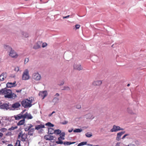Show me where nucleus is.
Wrapping results in <instances>:
<instances>
[{
	"label": "nucleus",
	"mask_w": 146,
	"mask_h": 146,
	"mask_svg": "<svg viewBox=\"0 0 146 146\" xmlns=\"http://www.w3.org/2000/svg\"><path fill=\"white\" fill-rule=\"evenodd\" d=\"M0 94L4 95L5 98L14 100L17 97V95L13 93L10 89L6 88L1 89L0 90Z\"/></svg>",
	"instance_id": "obj_1"
},
{
	"label": "nucleus",
	"mask_w": 146,
	"mask_h": 146,
	"mask_svg": "<svg viewBox=\"0 0 146 146\" xmlns=\"http://www.w3.org/2000/svg\"><path fill=\"white\" fill-rule=\"evenodd\" d=\"M33 101V98H29V99H25L21 102L22 106L25 108H30L32 106V103Z\"/></svg>",
	"instance_id": "obj_2"
},
{
	"label": "nucleus",
	"mask_w": 146,
	"mask_h": 146,
	"mask_svg": "<svg viewBox=\"0 0 146 146\" xmlns=\"http://www.w3.org/2000/svg\"><path fill=\"white\" fill-rule=\"evenodd\" d=\"M27 135L25 133H23L22 131H21L18 134V139H19L21 141L23 142L27 140Z\"/></svg>",
	"instance_id": "obj_3"
},
{
	"label": "nucleus",
	"mask_w": 146,
	"mask_h": 146,
	"mask_svg": "<svg viewBox=\"0 0 146 146\" xmlns=\"http://www.w3.org/2000/svg\"><path fill=\"white\" fill-rule=\"evenodd\" d=\"M29 71L28 69L24 70L23 73L22 79L23 80H27L30 78V76L29 74Z\"/></svg>",
	"instance_id": "obj_4"
},
{
	"label": "nucleus",
	"mask_w": 146,
	"mask_h": 146,
	"mask_svg": "<svg viewBox=\"0 0 146 146\" xmlns=\"http://www.w3.org/2000/svg\"><path fill=\"white\" fill-rule=\"evenodd\" d=\"M32 78L36 81H39L41 79L40 75L38 72L34 73L32 75Z\"/></svg>",
	"instance_id": "obj_5"
},
{
	"label": "nucleus",
	"mask_w": 146,
	"mask_h": 146,
	"mask_svg": "<svg viewBox=\"0 0 146 146\" xmlns=\"http://www.w3.org/2000/svg\"><path fill=\"white\" fill-rule=\"evenodd\" d=\"M9 48L11 49V50L9 53V56L12 58H17L18 56V55L17 53L14 50H13L11 48L9 47Z\"/></svg>",
	"instance_id": "obj_6"
},
{
	"label": "nucleus",
	"mask_w": 146,
	"mask_h": 146,
	"mask_svg": "<svg viewBox=\"0 0 146 146\" xmlns=\"http://www.w3.org/2000/svg\"><path fill=\"white\" fill-rule=\"evenodd\" d=\"M123 130L124 129L121 128L119 126H116L114 125L113 128L110 130V131L111 132H117L120 130Z\"/></svg>",
	"instance_id": "obj_7"
},
{
	"label": "nucleus",
	"mask_w": 146,
	"mask_h": 146,
	"mask_svg": "<svg viewBox=\"0 0 146 146\" xmlns=\"http://www.w3.org/2000/svg\"><path fill=\"white\" fill-rule=\"evenodd\" d=\"M7 77L6 72H3L0 75V81H3L6 79Z\"/></svg>",
	"instance_id": "obj_8"
},
{
	"label": "nucleus",
	"mask_w": 146,
	"mask_h": 146,
	"mask_svg": "<svg viewBox=\"0 0 146 146\" xmlns=\"http://www.w3.org/2000/svg\"><path fill=\"white\" fill-rule=\"evenodd\" d=\"M127 111L128 113L134 115L137 114V112L135 110H133L132 108L129 107L127 108Z\"/></svg>",
	"instance_id": "obj_9"
},
{
	"label": "nucleus",
	"mask_w": 146,
	"mask_h": 146,
	"mask_svg": "<svg viewBox=\"0 0 146 146\" xmlns=\"http://www.w3.org/2000/svg\"><path fill=\"white\" fill-rule=\"evenodd\" d=\"M33 118V117L31 115L27 112L25 114H23V119H25L27 118V119H31Z\"/></svg>",
	"instance_id": "obj_10"
},
{
	"label": "nucleus",
	"mask_w": 146,
	"mask_h": 146,
	"mask_svg": "<svg viewBox=\"0 0 146 146\" xmlns=\"http://www.w3.org/2000/svg\"><path fill=\"white\" fill-rule=\"evenodd\" d=\"M23 112H21L20 114L15 115L14 117L15 119L16 120H18L22 118L23 119Z\"/></svg>",
	"instance_id": "obj_11"
},
{
	"label": "nucleus",
	"mask_w": 146,
	"mask_h": 146,
	"mask_svg": "<svg viewBox=\"0 0 146 146\" xmlns=\"http://www.w3.org/2000/svg\"><path fill=\"white\" fill-rule=\"evenodd\" d=\"M16 81H14L13 83L11 82H8L6 84V86L7 88H9L15 87L17 86V84H16Z\"/></svg>",
	"instance_id": "obj_12"
},
{
	"label": "nucleus",
	"mask_w": 146,
	"mask_h": 146,
	"mask_svg": "<svg viewBox=\"0 0 146 146\" xmlns=\"http://www.w3.org/2000/svg\"><path fill=\"white\" fill-rule=\"evenodd\" d=\"M47 92L46 91L40 92L39 93V96L43 97L42 99H43L47 96Z\"/></svg>",
	"instance_id": "obj_13"
},
{
	"label": "nucleus",
	"mask_w": 146,
	"mask_h": 146,
	"mask_svg": "<svg viewBox=\"0 0 146 146\" xmlns=\"http://www.w3.org/2000/svg\"><path fill=\"white\" fill-rule=\"evenodd\" d=\"M125 131H121L119 132L117 134V137L116 138V139L117 141H119L121 139V136L125 133Z\"/></svg>",
	"instance_id": "obj_14"
},
{
	"label": "nucleus",
	"mask_w": 146,
	"mask_h": 146,
	"mask_svg": "<svg viewBox=\"0 0 146 146\" xmlns=\"http://www.w3.org/2000/svg\"><path fill=\"white\" fill-rule=\"evenodd\" d=\"M44 138L46 140H52L54 139V137L51 135L48 134L46 135L44 137Z\"/></svg>",
	"instance_id": "obj_15"
},
{
	"label": "nucleus",
	"mask_w": 146,
	"mask_h": 146,
	"mask_svg": "<svg viewBox=\"0 0 146 146\" xmlns=\"http://www.w3.org/2000/svg\"><path fill=\"white\" fill-rule=\"evenodd\" d=\"M21 106V104L19 102H17L13 104L11 107L14 109L18 108Z\"/></svg>",
	"instance_id": "obj_16"
},
{
	"label": "nucleus",
	"mask_w": 146,
	"mask_h": 146,
	"mask_svg": "<svg viewBox=\"0 0 146 146\" xmlns=\"http://www.w3.org/2000/svg\"><path fill=\"white\" fill-rule=\"evenodd\" d=\"M74 68L78 70H80L82 69V67L80 64H75L74 66Z\"/></svg>",
	"instance_id": "obj_17"
},
{
	"label": "nucleus",
	"mask_w": 146,
	"mask_h": 146,
	"mask_svg": "<svg viewBox=\"0 0 146 146\" xmlns=\"http://www.w3.org/2000/svg\"><path fill=\"white\" fill-rule=\"evenodd\" d=\"M102 83V80H97L94 81L92 83V85L94 86H100Z\"/></svg>",
	"instance_id": "obj_18"
},
{
	"label": "nucleus",
	"mask_w": 146,
	"mask_h": 146,
	"mask_svg": "<svg viewBox=\"0 0 146 146\" xmlns=\"http://www.w3.org/2000/svg\"><path fill=\"white\" fill-rule=\"evenodd\" d=\"M0 107L1 108L3 109H6L7 110L9 108V106L7 104H4L0 106Z\"/></svg>",
	"instance_id": "obj_19"
},
{
	"label": "nucleus",
	"mask_w": 146,
	"mask_h": 146,
	"mask_svg": "<svg viewBox=\"0 0 146 146\" xmlns=\"http://www.w3.org/2000/svg\"><path fill=\"white\" fill-rule=\"evenodd\" d=\"M45 127L44 125L43 124H40L36 126L35 127V129L37 130H38L40 129L44 128Z\"/></svg>",
	"instance_id": "obj_20"
},
{
	"label": "nucleus",
	"mask_w": 146,
	"mask_h": 146,
	"mask_svg": "<svg viewBox=\"0 0 146 146\" xmlns=\"http://www.w3.org/2000/svg\"><path fill=\"white\" fill-rule=\"evenodd\" d=\"M41 42L39 41L36 44L33 46V48L37 49L40 48V45L39 44H41Z\"/></svg>",
	"instance_id": "obj_21"
},
{
	"label": "nucleus",
	"mask_w": 146,
	"mask_h": 146,
	"mask_svg": "<svg viewBox=\"0 0 146 146\" xmlns=\"http://www.w3.org/2000/svg\"><path fill=\"white\" fill-rule=\"evenodd\" d=\"M25 123V119H23L21 120L20 121L17 123V125L20 126L23 125Z\"/></svg>",
	"instance_id": "obj_22"
},
{
	"label": "nucleus",
	"mask_w": 146,
	"mask_h": 146,
	"mask_svg": "<svg viewBox=\"0 0 146 146\" xmlns=\"http://www.w3.org/2000/svg\"><path fill=\"white\" fill-rule=\"evenodd\" d=\"M86 116L87 119H92L94 118L93 117V115L91 113H88L86 115Z\"/></svg>",
	"instance_id": "obj_23"
},
{
	"label": "nucleus",
	"mask_w": 146,
	"mask_h": 146,
	"mask_svg": "<svg viewBox=\"0 0 146 146\" xmlns=\"http://www.w3.org/2000/svg\"><path fill=\"white\" fill-rule=\"evenodd\" d=\"M52 128H48V132L50 134H52L53 133H55V131Z\"/></svg>",
	"instance_id": "obj_24"
},
{
	"label": "nucleus",
	"mask_w": 146,
	"mask_h": 146,
	"mask_svg": "<svg viewBox=\"0 0 146 146\" xmlns=\"http://www.w3.org/2000/svg\"><path fill=\"white\" fill-rule=\"evenodd\" d=\"M59 100V98L56 97H54L53 99L52 100V102L54 103V104H56L58 103Z\"/></svg>",
	"instance_id": "obj_25"
},
{
	"label": "nucleus",
	"mask_w": 146,
	"mask_h": 146,
	"mask_svg": "<svg viewBox=\"0 0 146 146\" xmlns=\"http://www.w3.org/2000/svg\"><path fill=\"white\" fill-rule=\"evenodd\" d=\"M75 143V142H71L66 141L63 142V144H64V145H69Z\"/></svg>",
	"instance_id": "obj_26"
},
{
	"label": "nucleus",
	"mask_w": 146,
	"mask_h": 146,
	"mask_svg": "<svg viewBox=\"0 0 146 146\" xmlns=\"http://www.w3.org/2000/svg\"><path fill=\"white\" fill-rule=\"evenodd\" d=\"M58 141L56 142V143L57 144H63V142L62 141H61V136H60V137H58Z\"/></svg>",
	"instance_id": "obj_27"
},
{
	"label": "nucleus",
	"mask_w": 146,
	"mask_h": 146,
	"mask_svg": "<svg viewBox=\"0 0 146 146\" xmlns=\"http://www.w3.org/2000/svg\"><path fill=\"white\" fill-rule=\"evenodd\" d=\"M22 34L23 36L26 38L28 37L29 36L28 33L25 32H22Z\"/></svg>",
	"instance_id": "obj_28"
},
{
	"label": "nucleus",
	"mask_w": 146,
	"mask_h": 146,
	"mask_svg": "<svg viewBox=\"0 0 146 146\" xmlns=\"http://www.w3.org/2000/svg\"><path fill=\"white\" fill-rule=\"evenodd\" d=\"M34 129H31L28 132V135H33V132L34 131Z\"/></svg>",
	"instance_id": "obj_29"
},
{
	"label": "nucleus",
	"mask_w": 146,
	"mask_h": 146,
	"mask_svg": "<svg viewBox=\"0 0 146 146\" xmlns=\"http://www.w3.org/2000/svg\"><path fill=\"white\" fill-rule=\"evenodd\" d=\"M82 131V129H74L73 131L75 133H79L80 132Z\"/></svg>",
	"instance_id": "obj_30"
},
{
	"label": "nucleus",
	"mask_w": 146,
	"mask_h": 146,
	"mask_svg": "<svg viewBox=\"0 0 146 146\" xmlns=\"http://www.w3.org/2000/svg\"><path fill=\"white\" fill-rule=\"evenodd\" d=\"M45 125L50 127H53L54 126V125L53 124H52L51 123L49 122H48L46 123Z\"/></svg>",
	"instance_id": "obj_31"
},
{
	"label": "nucleus",
	"mask_w": 146,
	"mask_h": 146,
	"mask_svg": "<svg viewBox=\"0 0 146 146\" xmlns=\"http://www.w3.org/2000/svg\"><path fill=\"white\" fill-rule=\"evenodd\" d=\"M85 135L87 137H90L92 136V135L90 132H87Z\"/></svg>",
	"instance_id": "obj_32"
},
{
	"label": "nucleus",
	"mask_w": 146,
	"mask_h": 146,
	"mask_svg": "<svg viewBox=\"0 0 146 146\" xmlns=\"http://www.w3.org/2000/svg\"><path fill=\"white\" fill-rule=\"evenodd\" d=\"M55 133L57 135L60 134L61 132V131L59 129L56 130H55Z\"/></svg>",
	"instance_id": "obj_33"
},
{
	"label": "nucleus",
	"mask_w": 146,
	"mask_h": 146,
	"mask_svg": "<svg viewBox=\"0 0 146 146\" xmlns=\"http://www.w3.org/2000/svg\"><path fill=\"white\" fill-rule=\"evenodd\" d=\"M17 128V126H12L10 128H9V130H14L15 129H16Z\"/></svg>",
	"instance_id": "obj_34"
},
{
	"label": "nucleus",
	"mask_w": 146,
	"mask_h": 146,
	"mask_svg": "<svg viewBox=\"0 0 146 146\" xmlns=\"http://www.w3.org/2000/svg\"><path fill=\"white\" fill-rule=\"evenodd\" d=\"M15 146H21L20 144V141L17 140Z\"/></svg>",
	"instance_id": "obj_35"
},
{
	"label": "nucleus",
	"mask_w": 146,
	"mask_h": 146,
	"mask_svg": "<svg viewBox=\"0 0 146 146\" xmlns=\"http://www.w3.org/2000/svg\"><path fill=\"white\" fill-rule=\"evenodd\" d=\"M63 90H70V89L69 87L67 86H66L64 87V88L62 89Z\"/></svg>",
	"instance_id": "obj_36"
},
{
	"label": "nucleus",
	"mask_w": 146,
	"mask_h": 146,
	"mask_svg": "<svg viewBox=\"0 0 146 146\" xmlns=\"http://www.w3.org/2000/svg\"><path fill=\"white\" fill-rule=\"evenodd\" d=\"M19 70V67L18 66L15 67L14 68V70L16 72H18Z\"/></svg>",
	"instance_id": "obj_37"
},
{
	"label": "nucleus",
	"mask_w": 146,
	"mask_h": 146,
	"mask_svg": "<svg viewBox=\"0 0 146 146\" xmlns=\"http://www.w3.org/2000/svg\"><path fill=\"white\" fill-rule=\"evenodd\" d=\"M122 144L120 142L117 143L115 146H122Z\"/></svg>",
	"instance_id": "obj_38"
},
{
	"label": "nucleus",
	"mask_w": 146,
	"mask_h": 146,
	"mask_svg": "<svg viewBox=\"0 0 146 146\" xmlns=\"http://www.w3.org/2000/svg\"><path fill=\"white\" fill-rule=\"evenodd\" d=\"M76 108L78 109H80L81 108V106L80 104H78L76 106Z\"/></svg>",
	"instance_id": "obj_39"
},
{
	"label": "nucleus",
	"mask_w": 146,
	"mask_h": 146,
	"mask_svg": "<svg viewBox=\"0 0 146 146\" xmlns=\"http://www.w3.org/2000/svg\"><path fill=\"white\" fill-rule=\"evenodd\" d=\"M7 129L5 128H3L1 129V131L2 132H5L7 131Z\"/></svg>",
	"instance_id": "obj_40"
},
{
	"label": "nucleus",
	"mask_w": 146,
	"mask_h": 146,
	"mask_svg": "<svg viewBox=\"0 0 146 146\" xmlns=\"http://www.w3.org/2000/svg\"><path fill=\"white\" fill-rule=\"evenodd\" d=\"M47 44L46 43H42V47L44 48L47 46Z\"/></svg>",
	"instance_id": "obj_41"
},
{
	"label": "nucleus",
	"mask_w": 146,
	"mask_h": 146,
	"mask_svg": "<svg viewBox=\"0 0 146 146\" xmlns=\"http://www.w3.org/2000/svg\"><path fill=\"white\" fill-rule=\"evenodd\" d=\"M80 25H75V27L76 29H78L80 27Z\"/></svg>",
	"instance_id": "obj_42"
},
{
	"label": "nucleus",
	"mask_w": 146,
	"mask_h": 146,
	"mask_svg": "<svg viewBox=\"0 0 146 146\" xmlns=\"http://www.w3.org/2000/svg\"><path fill=\"white\" fill-rule=\"evenodd\" d=\"M29 59L28 58H26L25 59V64L27 63L29 61Z\"/></svg>",
	"instance_id": "obj_43"
},
{
	"label": "nucleus",
	"mask_w": 146,
	"mask_h": 146,
	"mask_svg": "<svg viewBox=\"0 0 146 146\" xmlns=\"http://www.w3.org/2000/svg\"><path fill=\"white\" fill-rule=\"evenodd\" d=\"M60 136H62L64 137L65 136V133L64 132H62L61 133H60Z\"/></svg>",
	"instance_id": "obj_44"
},
{
	"label": "nucleus",
	"mask_w": 146,
	"mask_h": 146,
	"mask_svg": "<svg viewBox=\"0 0 146 146\" xmlns=\"http://www.w3.org/2000/svg\"><path fill=\"white\" fill-rule=\"evenodd\" d=\"M30 129L29 128L28 126H27V127L25 129V131H28Z\"/></svg>",
	"instance_id": "obj_45"
},
{
	"label": "nucleus",
	"mask_w": 146,
	"mask_h": 146,
	"mask_svg": "<svg viewBox=\"0 0 146 146\" xmlns=\"http://www.w3.org/2000/svg\"><path fill=\"white\" fill-rule=\"evenodd\" d=\"M68 121H64L62 123V124L63 125L66 124L68 123Z\"/></svg>",
	"instance_id": "obj_46"
},
{
	"label": "nucleus",
	"mask_w": 146,
	"mask_h": 146,
	"mask_svg": "<svg viewBox=\"0 0 146 146\" xmlns=\"http://www.w3.org/2000/svg\"><path fill=\"white\" fill-rule=\"evenodd\" d=\"M128 134H125L124 135H123V136L122 137V139H124L125 137L127 136L128 135Z\"/></svg>",
	"instance_id": "obj_47"
},
{
	"label": "nucleus",
	"mask_w": 146,
	"mask_h": 146,
	"mask_svg": "<svg viewBox=\"0 0 146 146\" xmlns=\"http://www.w3.org/2000/svg\"><path fill=\"white\" fill-rule=\"evenodd\" d=\"M127 146H136L135 145L132 143H130Z\"/></svg>",
	"instance_id": "obj_48"
},
{
	"label": "nucleus",
	"mask_w": 146,
	"mask_h": 146,
	"mask_svg": "<svg viewBox=\"0 0 146 146\" xmlns=\"http://www.w3.org/2000/svg\"><path fill=\"white\" fill-rule=\"evenodd\" d=\"M69 17L70 15H68L66 16L63 17V19L68 18Z\"/></svg>",
	"instance_id": "obj_49"
},
{
	"label": "nucleus",
	"mask_w": 146,
	"mask_h": 146,
	"mask_svg": "<svg viewBox=\"0 0 146 146\" xmlns=\"http://www.w3.org/2000/svg\"><path fill=\"white\" fill-rule=\"evenodd\" d=\"M16 92H18V93L21 92V90H16Z\"/></svg>",
	"instance_id": "obj_50"
},
{
	"label": "nucleus",
	"mask_w": 146,
	"mask_h": 146,
	"mask_svg": "<svg viewBox=\"0 0 146 146\" xmlns=\"http://www.w3.org/2000/svg\"><path fill=\"white\" fill-rule=\"evenodd\" d=\"M73 130V129L72 128L68 130V131L70 133V132H71Z\"/></svg>",
	"instance_id": "obj_51"
},
{
	"label": "nucleus",
	"mask_w": 146,
	"mask_h": 146,
	"mask_svg": "<svg viewBox=\"0 0 146 146\" xmlns=\"http://www.w3.org/2000/svg\"><path fill=\"white\" fill-rule=\"evenodd\" d=\"M60 95L58 93H57L56 94L54 95V96L58 97Z\"/></svg>",
	"instance_id": "obj_52"
},
{
	"label": "nucleus",
	"mask_w": 146,
	"mask_h": 146,
	"mask_svg": "<svg viewBox=\"0 0 146 146\" xmlns=\"http://www.w3.org/2000/svg\"><path fill=\"white\" fill-rule=\"evenodd\" d=\"M29 126H28L29 129H30L31 127H33V125L31 124H30L29 125Z\"/></svg>",
	"instance_id": "obj_53"
},
{
	"label": "nucleus",
	"mask_w": 146,
	"mask_h": 146,
	"mask_svg": "<svg viewBox=\"0 0 146 146\" xmlns=\"http://www.w3.org/2000/svg\"><path fill=\"white\" fill-rule=\"evenodd\" d=\"M3 135V134L2 133L0 132V139L2 137Z\"/></svg>",
	"instance_id": "obj_54"
},
{
	"label": "nucleus",
	"mask_w": 146,
	"mask_h": 146,
	"mask_svg": "<svg viewBox=\"0 0 146 146\" xmlns=\"http://www.w3.org/2000/svg\"><path fill=\"white\" fill-rule=\"evenodd\" d=\"M64 84V82L63 81H62V83L60 84H59V85H62L63 84Z\"/></svg>",
	"instance_id": "obj_55"
},
{
	"label": "nucleus",
	"mask_w": 146,
	"mask_h": 146,
	"mask_svg": "<svg viewBox=\"0 0 146 146\" xmlns=\"http://www.w3.org/2000/svg\"><path fill=\"white\" fill-rule=\"evenodd\" d=\"M63 137L61 136V139L64 140V138L62 137Z\"/></svg>",
	"instance_id": "obj_56"
},
{
	"label": "nucleus",
	"mask_w": 146,
	"mask_h": 146,
	"mask_svg": "<svg viewBox=\"0 0 146 146\" xmlns=\"http://www.w3.org/2000/svg\"><path fill=\"white\" fill-rule=\"evenodd\" d=\"M52 115V113L50 114L49 115V116H50Z\"/></svg>",
	"instance_id": "obj_57"
},
{
	"label": "nucleus",
	"mask_w": 146,
	"mask_h": 146,
	"mask_svg": "<svg viewBox=\"0 0 146 146\" xmlns=\"http://www.w3.org/2000/svg\"><path fill=\"white\" fill-rule=\"evenodd\" d=\"M130 86V84H127V86H128H128Z\"/></svg>",
	"instance_id": "obj_58"
},
{
	"label": "nucleus",
	"mask_w": 146,
	"mask_h": 146,
	"mask_svg": "<svg viewBox=\"0 0 146 146\" xmlns=\"http://www.w3.org/2000/svg\"><path fill=\"white\" fill-rule=\"evenodd\" d=\"M55 112L54 111H53L52 112V113H51L52 114L54 113H55Z\"/></svg>",
	"instance_id": "obj_59"
},
{
	"label": "nucleus",
	"mask_w": 146,
	"mask_h": 146,
	"mask_svg": "<svg viewBox=\"0 0 146 146\" xmlns=\"http://www.w3.org/2000/svg\"><path fill=\"white\" fill-rule=\"evenodd\" d=\"M7 146H13L11 145H9Z\"/></svg>",
	"instance_id": "obj_60"
},
{
	"label": "nucleus",
	"mask_w": 146,
	"mask_h": 146,
	"mask_svg": "<svg viewBox=\"0 0 146 146\" xmlns=\"http://www.w3.org/2000/svg\"><path fill=\"white\" fill-rule=\"evenodd\" d=\"M94 146H99L98 145H95Z\"/></svg>",
	"instance_id": "obj_61"
},
{
	"label": "nucleus",
	"mask_w": 146,
	"mask_h": 146,
	"mask_svg": "<svg viewBox=\"0 0 146 146\" xmlns=\"http://www.w3.org/2000/svg\"><path fill=\"white\" fill-rule=\"evenodd\" d=\"M40 1H42V0H40Z\"/></svg>",
	"instance_id": "obj_62"
},
{
	"label": "nucleus",
	"mask_w": 146,
	"mask_h": 146,
	"mask_svg": "<svg viewBox=\"0 0 146 146\" xmlns=\"http://www.w3.org/2000/svg\"><path fill=\"white\" fill-rule=\"evenodd\" d=\"M90 145V146H92V145Z\"/></svg>",
	"instance_id": "obj_63"
}]
</instances>
